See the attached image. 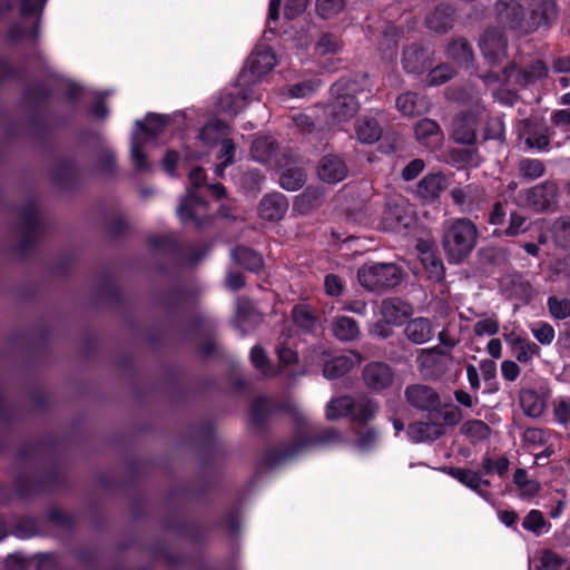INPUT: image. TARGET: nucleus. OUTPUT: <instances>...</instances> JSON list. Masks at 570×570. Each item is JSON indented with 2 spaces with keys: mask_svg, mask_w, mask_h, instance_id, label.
<instances>
[{
  "mask_svg": "<svg viewBox=\"0 0 570 570\" xmlns=\"http://www.w3.org/2000/svg\"><path fill=\"white\" fill-rule=\"evenodd\" d=\"M558 194L557 184L552 180H546L527 189L525 202L535 212H546L556 206Z\"/></svg>",
  "mask_w": 570,
  "mask_h": 570,
  "instance_id": "nucleus-9",
  "label": "nucleus"
},
{
  "mask_svg": "<svg viewBox=\"0 0 570 570\" xmlns=\"http://www.w3.org/2000/svg\"><path fill=\"white\" fill-rule=\"evenodd\" d=\"M218 158L222 161L216 166V174L222 176L224 168L233 163L235 145L232 139L225 138L219 142Z\"/></svg>",
  "mask_w": 570,
  "mask_h": 570,
  "instance_id": "nucleus-50",
  "label": "nucleus"
},
{
  "mask_svg": "<svg viewBox=\"0 0 570 570\" xmlns=\"http://www.w3.org/2000/svg\"><path fill=\"white\" fill-rule=\"evenodd\" d=\"M421 262L429 273V278L434 282H441L444 278V266L442 259L434 253H426L425 258H421Z\"/></svg>",
  "mask_w": 570,
  "mask_h": 570,
  "instance_id": "nucleus-48",
  "label": "nucleus"
},
{
  "mask_svg": "<svg viewBox=\"0 0 570 570\" xmlns=\"http://www.w3.org/2000/svg\"><path fill=\"white\" fill-rule=\"evenodd\" d=\"M206 208L187 207L184 209L183 216L178 215L183 223H194L197 228H204L210 223V219L205 215Z\"/></svg>",
  "mask_w": 570,
  "mask_h": 570,
  "instance_id": "nucleus-51",
  "label": "nucleus"
},
{
  "mask_svg": "<svg viewBox=\"0 0 570 570\" xmlns=\"http://www.w3.org/2000/svg\"><path fill=\"white\" fill-rule=\"evenodd\" d=\"M145 142V139L140 136V134L134 132L131 138V160L137 171H148L150 169V165L146 158V155L141 151V147Z\"/></svg>",
  "mask_w": 570,
  "mask_h": 570,
  "instance_id": "nucleus-45",
  "label": "nucleus"
},
{
  "mask_svg": "<svg viewBox=\"0 0 570 570\" xmlns=\"http://www.w3.org/2000/svg\"><path fill=\"white\" fill-rule=\"evenodd\" d=\"M414 132L416 139L424 145H428L430 140H440L442 137L440 126L430 118L419 120L414 125Z\"/></svg>",
  "mask_w": 570,
  "mask_h": 570,
  "instance_id": "nucleus-37",
  "label": "nucleus"
},
{
  "mask_svg": "<svg viewBox=\"0 0 570 570\" xmlns=\"http://www.w3.org/2000/svg\"><path fill=\"white\" fill-rule=\"evenodd\" d=\"M363 381L373 391H382L392 385L393 370L384 362H370L363 368Z\"/></svg>",
  "mask_w": 570,
  "mask_h": 570,
  "instance_id": "nucleus-12",
  "label": "nucleus"
},
{
  "mask_svg": "<svg viewBox=\"0 0 570 570\" xmlns=\"http://www.w3.org/2000/svg\"><path fill=\"white\" fill-rule=\"evenodd\" d=\"M397 109L405 116H416L428 109V104L423 97L415 92H405L396 99Z\"/></svg>",
  "mask_w": 570,
  "mask_h": 570,
  "instance_id": "nucleus-31",
  "label": "nucleus"
},
{
  "mask_svg": "<svg viewBox=\"0 0 570 570\" xmlns=\"http://www.w3.org/2000/svg\"><path fill=\"white\" fill-rule=\"evenodd\" d=\"M198 207V208H206L207 203L206 200L195 190H189L184 198H181L180 204L177 207V215H181L184 213V209L187 207Z\"/></svg>",
  "mask_w": 570,
  "mask_h": 570,
  "instance_id": "nucleus-60",
  "label": "nucleus"
},
{
  "mask_svg": "<svg viewBox=\"0 0 570 570\" xmlns=\"http://www.w3.org/2000/svg\"><path fill=\"white\" fill-rule=\"evenodd\" d=\"M549 312L556 320H564L570 316V299L550 296L548 298Z\"/></svg>",
  "mask_w": 570,
  "mask_h": 570,
  "instance_id": "nucleus-54",
  "label": "nucleus"
},
{
  "mask_svg": "<svg viewBox=\"0 0 570 570\" xmlns=\"http://www.w3.org/2000/svg\"><path fill=\"white\" fill-rule=\"evenodd\" d=\"M360 91L357 81L351 79H341L332 86L333 100L327 104L325 111L333 124L347 121L357 114L360 102L356 95Z\"/></svg>",
  "mask_w": 570,
  "mask_h": 570,
  "instance_id": "nucleus-2",
  "label": "nucleus"
},
{
  "mask_svg": "<svg viewBox=\"0 0 570 570\" xmlns=\"http://www.w3.org/2000/svg\"><path fill=\"white\" fill-rule=\"evenodd\" d=\"M554 237L559 246L570 248V217L561 218L556 223Z\"/></svg>",
  "mask_w": 570,
  "mask_h": 570,
  "instance_id": "nucleus-56",
  "label": "nucleus"
},
{
  "mask_svg": "<svg viewBox=\"0 0 570 570\" xmlns=\"http://www.w3.org/2000/svg\"><path fill=\"white\" fill-rule=\"evenodd\" d=\"M558 7L556 0H541L532 9L531 18L538 26H549L557 19Z\"/></svg>",
  "mask_w": 570,
  "mask_h": 570,
  "instance_id": "nucleus-33",
  "label": "nucleus"
},
{
  "mask_svg": "<svg viewBox=\"0 0 570 570\" xmlns=\"http://www.w3.org/2000/svg\"><path fill=\"white\" fill-rule=\"evenodd\" d=\"M407 403L421 411H433L441 405L439 393L425 384H412L404 392Z\"/></svg>",
  "mask_w": 570,
  "mask_h": 570,
  "instance_id": "nucleus-10",
  "label": "nucleus"
},
{
  "mask_svg": "<svg viewBox=\"0 0 570 570\" xmlns=\"http://www.w3.org/2000/svg\"><path fill=\"white\" fill-rule=\"evenodd\" d=\"M380 312L387 322L400 324L412 315L413 308L400 297H389L382 301Z\"/></svg>",
  "mask_w": 570,
  "mask_h": 570,
  "instance_id": "nucleus-22",
  "label": "nucleus"
},
{
  "mask_svg": "<svg viewBox=\"0 0 570 570\" xmlns=\"http://www.w3.org/2000/svg\"><path fill=\"white\" fill-rule=\"evenodd\" d=\"M417 362L421 373L426 377H439L446 370L445 362L425 352V350H421Z\"/></svg>",
  "mask_w": 570,
  "mask_h": 570,
  "instance_id": "nucleus-34",
  "label": "nucleus"
},
{
  "mask_svg": "<svg viewBox=\"0 0 570 570\" xmlns=\"http://www.w3.org/2000/svg\"><path fill=\"white\" fill-rule=\"evenodd\" d=\"M479 48L490 65H499L507 58L508 38L501 29L488 28L479 38Z\"/></svg>",
  "mask_w": 570,
  "mask_h": 570,
  "instance_id": "nucleus-5",
  "label": "nucleus"
},
{
  "mask_svg": "<svg viewBox=\"0 0 570 570\" xmlns=\"http://www.w3.org/2000/svg\"><path fill=\"white\" fill-rule=\"evenodd\" d=\"M321 198L322 194L317 189L306 188L305 191L297 197L295 206L299 213L305 214L318 206Z\"/></svg>",
  "mask_w": 570,
  "mask_h": 570,
  "instance_id": "nucleus-49",
  "label": "nucleus"
},
{
  "mask_svg": "<svg viewBox=\"0 0 570 570\" xmlns=\"http://www.w3.org/2000/svg\"><path fill=\"white\" fill-rule=\"evenodd\" d=\"M547 522L539 510H531L522 521L523 529L539 533L546 527Z\"/></svg>",
  "mask_w": 570,
  "mask_h": 570,
  "instance_id": "nucleus-58",
  "label": "nucleus"
},
{
  "mask_svg": "<svg viewBox=\"0 0 570 570\" xmlns=\"http://www.w3.org/2000/svg\"><path fill=\"white\" fill-rule=\"evenodd\" d=\"M494 11L498 22L504 27L512 30L522 27L525 12L517 0H498L494 6Z\"/></svg>",
  "mask_w": 570,
  "mask_h": 570,
  "instance_id": "nucleus-15",
  "label": "nucleus"
},
{
  "mask_svg": "<svg viewBox=\"0 0 570 570\" xmlns=\"http://www.w3.org/2000/svg\"><path fill=\"white\" fill-rule=\"evenodd\" d=\"M230 256L236 265L249 272H259L264 266L263 257L256 250L246 246H236Z\"/></svg>",
  "mask_w": 570,
  "mask_h": 570,
  "instance_id": "nucleus-25",
  "label": "nucleus"
},
{
  "mask_svg": "<svg viewBox=\"0 0 570 570\" xmlns=\"http://www.w3.org/2000/svg\"><path fill=\"white\" fill-rule=\"evenodd\" d=\"M292 317L294 324L304 332H312L316 326L317 318L306 305L294 306Z\"/></svg>",
  "mask_w": 570,
  "mask_h": 570,
  "instance_id": "nucleus-41",
  "label": "nucleus"
},
{
  "mask_svg": "<svg viewBox=\"0 0 570 570\" xmlns=\"http://www.w3.org/2000/svg\"><path fill=\"white\" fill-rule=\"evenodd\" d=\"M275 63L276 59L271 49L257 50L248 57L242 77L248 82H255L268 73L275 67Z\"/></svg>",
  "mask_w": 570,
  "mask_h": 570,
  "instance_id": "nucleus-11",
  "label": "nucleus"
},
{
  "mask_svg": "<svg viewBox=\"0 0 570 570\" xmlns=\"http://www.w3.org/2000/svg\"><path fill=\"white\" fill-rule=\"evenodd\" d=\"M348 174L344 160L336 155L323 156L317 166V175L321 180L327 184H337Z\"/></svg>",
  "mask_w": 570,
  "mask_h": 570,
  "instance_id": "nucleus-16",
  "label": "nucleus"
},
{
  "mask_svg": "<svg viewBox=\"0 0 570 570\" xmlns=\"http://www.w3.org/2000/svg\"><path fill=\"white\" fill-rule=\"evenodd\" d=\"M403 269L394 263L364 264L357 271V279L368 292L383 293L399 286Z\"/></svg>",
  "mask_w": 570,
  "mask_h": 570,
  "instance_id": "nucleus-3",
  "label": "nucleus"
},
{
  "mask_svg": "<svg viewBox=\"0 0 570 570\" xmlns=\"http://www.w3.org/2000/svg\"><path fill=\"white\" fill-rule=\"evenodd\" d=\"M478 117L472 112H461L452 120L451 137L461 145H473L476 140Z\"/></svg>",
  "mask_w": 570,
  "mask_h": 570,
  "instance_id": "nucleus-14",
  "label": "nucleus"
},
{
  "mask_svg": "<svg viewBox=\"0 0 570 570\" xmlns=\"http://www.w3.org/2000/svg\"><path fill=\"white\" fill-rule=\"evenodd\" d=\"M409 433L415 442L436 440L445 433L443 424L434 422H416L409 426Z\"/></svg>",
  "mask_w": 570,
  "mask_h": 570,
  "instance_id": "nucleus-27",
  "label": "nucleus"
},
{
  "mask_svg": "<svg viewBox=\"0 0 570 570\" xmlns=\"http://www.w3.org/2000/svg\"><path fill=\"white\" fill-rule=\"evenodd\" d=\"M344 7V0H316L317 14L323 19L333 18L338 14Z\"/></svg>",
  "mask_w": 570,
  "mask_h": 570,
  "instance_id": "nucleus-52",
  "label": "nucleus"
},
{
  "mask_svg": "<svg viewBox=\"0 0 570 570\" xmlns=\"http://www.w3.org/2000/svg\"><path fill=\"white\" fill-rule=\"evenodd\" d=\"M45 230V223L35 202H28L19 210L16 233L18 237L17 249L26 253L31 249Z\"/></svg>",
  "mask_w": 570,
  "mask_h": 570,
  "instance_id": "nucleus-4",
  "label": "nucleus"
},
{
  "mask_svg": "<svg viewBox=\"0 0 570 570\" xmlns=\"http://www.w3.org/2000/svg\"><path fill=\"white\" fill-rule=\"evenodd\" d=\"M460 431L463 435L470 439L472 443L484 441L490 436V428L487 423L480 420H470L464 422Z\"/></svg>",
  "mask_w": 570,
  "mask_h": 570,
  "instance_id": "nucleus-40",
  "label": "nucleus"
},
{
  "mask_svg": "<svg viewBox=\"0 0 570 570\" xmlns=\"http://www.w3.org/2000/svg\"><path fill=\"white\" fill-rule=\"evenodd\" d=\"M52 181L61 188H68L78 180V169L71 160L57 161L50 171Z\"/></svg>",
  "mask_w": 570,
  "mask_h": 570,
  "instance_id": "nucleus-24",
  "label": "nucleus"
},
{
  "mask_svg": "<svg viewBox=\"0 0 570 570\" xmlns=\"http://www.w3.org/2000/svg\"><path fill=\"white\" fill-rule=\"evenodd\" d=\"M250 361L254 364V366L262 372L264 376L268 377L275 376L277 374V371L273 370V367L271 366L266 352L262 346L255 345L252 348Z\"/></svg>",
  "mask_w": 570,
  "mask_h": 570,
  "instance_id": "nucleus-47",
  "label": "nucleus"
},
{
  "mask_svg": "<svg viewBox=\"0 0 570 570\" xmlns=\"http://www.w3.org/2000/svg\"><path fill=\"white\" fill-rule=\"evenodd\" d=\"M478 229L466 218L454 220L443 233L442 246L450 263H462L475 247Z\"/></svg>",
  "mask_w": 570,
  "mask_h": 570,
  "instance_id": "nucleus-1",
  "label": "nucleus"
},
{
  "mask_svg": "<svg viewBox=\"0 0 570 570\" xmlns=\"http://www.w3.org/2000/svg\"><path fill=\"white\" fill-rule=\"evenodd\" d=\"M353 365V360L350 356L337 355L325 362L323 374L330 380H335L348 373Z\"/></svg>",
  "mask_w": 570,
  "mask_h": 570,
  "instance_id": "nucleus-36",
  "label": "nucleus"
},
{
  "mask_svg": "<svg viewBox=\"0 0 570 570\" xmlns=\"http://www.w3.org/2000/svg\"><path fill=\"white\" fill-rule=\"evenodd\" d=\"M271 401L266 396L256 397L249 410V423L256 430H263L271 414Z\"/></svg>",
  "mask_w": 570,
  "mask_h": 570,
  "instance_id": "nucleus-32",
  "label": "nucleus"
},
{
  "mask_svg": "<svg viewBox=\"0 0 570 570\" xmlns=\"http://www.w3.org/2000/svg\"><path fill=\"white\" fill-rule=\"evenodd\" d=\"M445 55L458 66L470 69L474 63V52L470 41L464 37H456L449 41Z\"/></svg>",
  "mask_w": 570,
  "mask_h": 570,
  "instance_id": "nucleus-18",
  "label": "nucleus"
},
{
  "mask_svg": "<svg viewBox=\"0 0 570 570\" xmlns=\"http://www.w3.org/2000/svg\"><path fill=\"white\" fill-rule=\"evenodd\" d=\"M401 63L406 72L415 75L425 72L432 66L428 49L417 43L404 47Z\"/></svg>",
  "mask_w": 570,
  "mask_h": 570,
  "instance_id": "nucleus-13",
  "label": "nucleus"
},
{
  "mask_svg": "<svg viewBox=\"0 0 570 570\" xmlns=\"http://www.w3.org/2000/svg\"><path fill=\"white\" fill-rule=\"evenodd\" d=\"M275 165L279 170V185L288 191H295L302 188L306 181V174L304 169L297 165L293 155L283 153L282 156L275 159Z\"/></svg>",
  "mask_w": 570,
  "mask_h": 570,
  "instance_id": "nucleus-7",
  "label": "nucleus"
},
{
  "mask_svg": "<svg viewBox=\"0 0 570 570\" xmlns=\"http://www.w3.org/2000/svg\"><path fill=\"white\" fill-rule=\"evenodd\" d=\"M454 75L455 71L450 65L442 63L430 71L428 83L430 86H439L452 79Z\"/></svg>",
  "mask_w": 570,
  "mask_h": 570,
  "instance_id": "nucleus-53",
  "label": "nucleus"
},
{
  "mask_svg": "<svg viewBox=\"0 0 570 570\" xmlns=\"http://www.w3.org/2000/svg\"><path fill=\"white\" fill-rule=\"evenodd\" d=\"M358 140L363 144H373L380 139L382 129L375 119L364 117L355 124Z\"/></svg>",
  "mask_w": 570,
  "mask_h": 570,
  "instance_id": "nucleus-35",
  "label": "nucleus"
},
{
  "mask_svg": "<svg viewBox=\"0 0 570 570\" xmlns=\"http://www.w3.org/2000/svg\"><path fill=\"white\" fill-rule=\"evenodd\" d=\"M317 80H304L287 87V94L293 98H304L313 94L318 87Z\"/></svg>",
  "mask_w": 570,
  "mask_h": 570,
  "instance_id": "nucleus-55",
  "label": "nucleus"
},
{
  "mask_svg": "<svg viewBox=\"0 0 570 570\" xmlns=\"http://www.w3.org/2000/svg\"><path fill=\"white\" fill-rule=\"evenodd\" d=\"M278 145L271 137H259L255 139L250 147V154L253 158L259 163L271 161L273 157L279 158L282 156L277 155Z\"/></svg>",
  "mask_w": 570,
  "mask_h": 570,
  "instance_id": "nucleus-29",
  "label": "nucleus"
},
{
  "mask_svg": "<svg viewBox=\"0 0 570 570\" xmlns=\"http://www.w3.org/2000/svg\"><path fill=\"white\" fill-rule=\"evenodd\" d=\"M262 322L261 313L255 308L252 301L246 297L237 299L234 325L243 335L254 330Z\"/></svg>",
  "mask_w": 570,
  "mask_h": 570,
  "instance_id": "nucleus-17",
  "label": "nucleus"
},
{
  "mask_svg": "<svg viewBox=\"0 0 570 570\" xmlns=\"http://www.w3.org/2000/svg\"><path fill=\"white\" fill-rule=\"evenodd\" d=\"M520 405L525 415L539 417L546 409V401L534 390L525 389L520 392Z\"/></svg>",
  "mask_w": 570,
  "mask_h": 570,
  "instance_id": "nucleus-30",
  "label": "nucleus"
},
{
  "mask_svg": "<svg viewBox=\"0 0 570 570\" xmlns=\"http://www.w3.org/2000/svg\"><path fill=\"white\" fill-rule=\"evenodd\" d=\"M97 168L104 173H114L116 169L115 154L108 149H101L97 156Z\"/></svg>",
  "mask_w": 570,
  "mask_h": 570,
  "instance_id": "nucleus-61",
  "label": "nucleus"
},
{
  "mask_svg": "<svg viewBox=\"0 0 570 570\" xmlns=\"http://www.w3.org/2000/svg\"><path fill=\"white\" fill-rule=\"evenodd\" d=\"M333 335L343 342L354 341L360 335L356 321L348 316H337L332 323Z\"/></svg>",
  "mask_w": 570,
  "mask_h": 570,
  "instance_id": "nucleus-28",
  "label": "nucleus"
},
{
  "mask_svg": "<svg viewBox=\"0 0 570 570\" xmlns=\"http://www.w3.org/2000/svg\"><path fill=\"white\" fill-rule=\"evenodd\" d=\"M480 261L489 265H505L510 259V252L503 247H484L479 250Z\"/></svg>",
  "mask_w": 570,
  "mask_h": 570,
  "instance_id": "nucleus-43",
  "label": "nucleus"
},
{
  "mask_svg": "<svg viewBox=\"0 0 570 570\" xmlns=\"http://www.w3.org/2000/svg\"><path fill=\"white\" fill-rule=\"evenodd\" d=\"M169 117L158 114H148L144 120H137L136 127L139 129L140 136L145 139H153L163 131Z\"/></svg>",
  "mask_w": 570,
  "mask_h": 570,
  "instance_id": "nucleus-26",
  "label": "nucleus"
},
{
  "mask_svg": "<svg viewBox=\"0 0 570 570\" xmlns=\"http://www.w3.org/2000/svg\"><path fill=\"white\" fill-rule=\"evenodd\" d=\"M341 441V435L337 430L333 428H328L325 430H322L312 436H309L307 440L298 441L289 446H287L284 450H281L276 453V458L274 460V463H281L286 460H289L297 454H299L302 451L308 449L312 445H320V444H331L335 442Z\"/></svg>",
  "mask_w": 570,
  "mask_h": 570,
  "instance_id": "nucleus-8",
  "label": "nucleus"
},
{
  "mask_svg": "<svg viewBox=\"0 0 570 570\" xmlns=\"http://www.w3.org/2000/svg\"><path fill=\"white\" fill-rule=\"evenodd\" d=\"M379 409V405L373 400L365 396L355 400V407L353 410L352 420L362 425H365L372 420Z\"/></svg>",
  "mask_w": 570,
  "mask_h": 570,
  "instance_id": "nucleus-39",
  "label": "nucleus"
},
{
  "mask_svg": "<svg viewBox=\"0 0 570 570\" xmlns=\"http://www.w3.org/2000/svg\"><path fill=\"white\" fill-rule=\"evenodd\" d=\"M513 482L520 489L521 495L527 498L534 497L540 490V483L530 479L524 469H517L513 474Z\"/></svg>",
  "mask_w": 570,
  "mask_h": 570,
  "instance_id": "nucleus-42",
  "label": "nucleus"
},
{
  "mask_svg": "<svg viewBox=\"0 0 570 570\" xmlns=\"http://www.w3.org/2000/svg\"><path fill=\"white\" fill-rule=\"evenodd\" d=\"M354 407L355 400L348 395L334 399L326 406V417L328 420H336L338 417L351 415Z\"/></svg>",
  "mask_w": 570,
  "mask_h": 570,
  "instance_id": "nucleus-38",
  "label": "nucleus"
},
{
  "mask_svg": "<svg viewBox=\"0 0 570 570\" xmlns=\"http://www.w3.org/2000/svg\"><path fill=\"white\" fill-rule=\"evenodd\" d=\"M473 332L476 336L494 335L499 332V323L494 318L479 321L474 324Z\"/></svg>",
  "mask_w": 570,
  "mask_h": 570,
  "instance_id": "nucleus-64",
  "label": "nucleus"
},
{
  "mask_svg": "<svg viewBox=\"0 0 570 570\" xmlns=\"http://www.w3.org/2000/svg\"><path fill=\"white\" fill-rule=\"evenodd\" d=\"M308 3L309 0H286L284 8L285 17L289 20L295 19L306 10Z\"/></svg>",
  "mask_w": 570,
  "mask_h": 570,
  "instance_id": "nucleus-63",
  "label": "nucleus"
},
{
  "mask_svg": "<svg viewBox=\"0 0 570 570\" xmlns=\"http://www.w3.org/2000/svg\"><path fill=\"white\" fill-rule=\"evenodd\" d=\"M341 48V41L332 33H322L316 42L321 55L335 53Z\"/></svg>",
  "mask_w": 570,
  "mask_h": 570,
  "instance_id": "nucleus-57",
  "label": "nucleus"
},
{
  "mask_svg": "<svg viewBox=\"0 0 570 570\" xmlns=\"http://www.w3.org/2000/svg\"><path fill=\"white\" fill-rule=\"evenodd\" d=\"M539 346L528 340L522 341L520 345H517L513 348L517 360L522 363L529 362L533 355L539 353Z\"/></svg>",
  "mask_w": 570,
  "mask_h": 570,
  "instance_id": "nucleus-59",
  "label": "nucleus"
},
{
  "mask_svg": "<svg viewBox=\"0 0 570 570\" xmlns=\"http://www.w3.org/2000/svg\"><path fill=\"white\" fill-rule=\"evenodd\" d=\"M446 188V178L442 174H430L416 186V194L424 200L432 202L439 198Z\"/></svg>",
  "mask_w": 570,
  "mask_h": 570,
  "instance_id": "nucleus-23",
  "label": "nucleus"
},
{
  "mask_svg": "<svg viewBox=\"0 0 570 570\" xmlns=\"http://www.w3.org/2000/svg\"><path fill=\"white\" fill-rule=\"evenodd\" d=\"M483 471L489 474L495 471L499 475H504L509 469V460L501 458L497 462H493L489 456L484 458L482 462Z\"/></svg>",
  "mask_w": 570,
  "mask_h": 570,
  "instance_id": "nucleus-62",
  "label": "nucleus"
},
{
  "mask_svg": "<svg viewBox=\"0 0 570 570\" xmlns=\"http://www.w3.org/2000/svg\"><path fill=\"white\" fill-rule=\"evenodd\" d=\"M450 473L460 482L478 491L479 493H481V491H479L480 485H490L488 480H483L478 472L469 469L452 468Z\"/></svg>",
  "mask_w": 570,
  "mask_h": 570,
  "instance_id": "nucleus-44",
  "label": "nucleus"
},
{
  "mask_svg": "<svg viewBox=\"0 0 570 570\" xmlns=\"http://www.w3.org/2000/svg\"><path fill=\"white\" fill-rule=\"evenodd\" d=\"M404 336L413 344L421 345L428 343L434 335L432 323L426 317H416L406 322Z\"/></svg>",
  "mask_w": 570,
  "mask_h": 570,
  "instance_id": "nucleus-21",
  "label": "nucleus"
},
{
  "mask_svg": "<svg viewBox=\"0 0 570 570\" xmlns=\"http://www.w3.org/2000/svg\"><path fill=\"white\" fill-rule=\"evenodd\" d=\"M455 23V10L450 4H439L425 18V26L433 32L446 33Z\"/></svg>",
  "mask_w": 570,
  "mask_h": 570,
  "instance_id": "nucleus-19",
  "label": "nucleus"
},
{
  "mask_svg": "<svg viewBox=\"0 0 570 570\" xmlns=\"http://www.w3.org/2000/svg\"><path fill=\"white\" fill-rule=\"evenodd\" d=\"M502 75L505 82L514 77V83L525 88L546 78L548 76V67L542 60H535L522 67L511 62L503 68Z\"/></svg>",
  "mask_w": 570,
  "mask_h": 570,
  "instance_id": "nucleus-6",
  "label": "nucleus"
},
{
  "mask_svg": "<svg viewBox=\"0 0 570 570\" xmlns=\"http://www.w3.org/2000/svg\"><path fill=\"white\" fill-rule=\"evenodd\" d=\"M518 169L522 178L533 180L544 174L546 166L539 159L524 158L519 161Z\"/></svg>",
  "mask_w": 570,
  "mask_h": 570,
  "instance_id": "nucleus-46",
  "label": "nucleus"
},
{
  "mask_svg": "<svg viewBox=\"0 0 570 570\" xmlns=\"http://www.w3.org/2000/svg\"><path fill=\"white\" fill-rule=\"evenodd\" d=\"M287 208L286 197L281 193H273L263 197L258 206V213L263 219L276 222L284 217Z\"/></svg>",
  "mask_w": 570,
  "mask_h": 570,
  "instance_id": "nucleus-20",
  "label": "nucleus"
}]
</instances>
